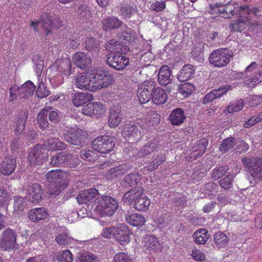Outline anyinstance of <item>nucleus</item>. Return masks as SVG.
<instances>
[{"label": "nucleus", "instance_id": "f257e3e1", "mask_svg": "<svg viewBox=\"0 0 262 262\" xmlns=\"http://www.w3.org/2000/svg\"><path fill=\"white\" fill-rule=\"evenodd\" d=\"M258 12L256 8L242 6L236 3L210 5V13L212 14L220 15L226 18L232 17L238 18L229 25L230 30L233 32H241L249 25L253 24L252 19L257 16Z\"/></svg>", "mask_w": 262, "mask_h": 262}, {"label": "nucleus", "instance_id": "f03ea898", "mask_svg": "<svg viewBox=\"0 0 262 262\" xmlns=\"http://www.w3.org/2000/svg\"><path fill=\"white\" fill-rule=\"evenodd\" d=\"M143 193L142 188L132 189L124 194L123 200L125 202H134V208L137 210L145 211L150 204V200Z\"/></svg>", "mask_w": 262, "mask_h": 262}, {"label": "nucleus", "instance_id": "7ed1b4c3", "mask_svg": "<svg viewBox=\"0 0 262 262\" xmlns=\"http://www.w3.org/2000/svg\"><path fill=\"white\" fill-rule=\"evenodd\" d=\"M96 203L94 212L100 216L112 215L118 207L117 200L108 195L100 196L97 199Z\"/></svg>", "mask_w": 262, "mask_h": 262}, {"label": "nucleus", "instance_id": "20e7f679", "mask_svg": "<svg viewBox=\"0 0 262 262\" xmlns=\"http://www.w3.org/2000/svg\"><path fill=\"white\" fill-rule=\"evenodd\" d=\"M62 25V24L60 19L51 14H44L41 15V19L40 21H32L31 23V26L34 31H39L42 28L47 35L51 32L50 28L58 29Z\"/></svg>", "mask_w": 262, "mask_h": 262}, {"label": "nucleus", "instance_id": "39448f33", "mask_svg": "<svg viewBox=\"0 0 262 262\" xmlns=\"http://www.w3.org/2000/svg\"><path fill=\"white\" fill-rule=\"evenodd\" d=\"M113 82V77L107 71L100 68L93 71V92L107 88Z\"/></svg>", "mask_w": 262, "mask_h": 262}, {"label": "nucleus", "instance_id": "423d86ee", "mask_svg": "<svg viewBox=\"0 0 262 262\" xmlns=\"http://www.w3.org/2000/svg\"><path fill=\"white\" fill-rule=\"evenodd\" d=\"M233 56L231 51L227 49L214 50L210 54L209 59L210 64L215 67L222 68L226 66Z\"/></svg>", "mask_w": 262, "mask_h": 262}, {"label": "nucleus", "instance_id": "0eeeda50", "mask_svg": "<svg viewBox=\"0 0 262 262\" xmlns=\"http://www.w3.org/2000/svg\"><path fill=\"white\" fill-rule=\"evenodd\" d=\"M67 174L59 169L52 170L46 174V178L51 184L48 188V192L52 195H58L62 189L60 187V183L62 179Z\"/></svg>", "mask_w": 262, "mask_h": 262}, {"label": "nucleus", "instance_id": "6e6552de", "mask_svg": "<svg viewBox=\"0 0 262 262\" xmlns=\"http://www.w3.org/2000/svg\"><path fill=\"white\" fill-rule=\"evenodd\" d=\"M88 134L77 127L68 128L63 134L64 140L68 143L78 146L84 145L86 141Z\"/></svg>", "mask_w": 262, "mask_h": 262}, {"label": "nucleus", "instance_id": "1a4fd4ad", "mask_svg": "<svg viewBox=\"0 0 262 262\" xmlns=\"http://www.w3.org/2000/svg\"><path fill=\"white\" fill-rule=\"evenodd\" d=\"M98 191L95 188H91L82 191L77 196V200L79 204H85L90 209H93L95 207L97 199L99 198Z\"/></svg>", "mask_w": 262, "mask_h": 262}, {"label": "nucleus", "instance_id": "9d476101", "mask_svg": "<svg viewBox=\"0 0 262 262\" xmlns=\"http://www.w3.org/2000/svg\"><path fill=\"white\" fill-rule=\"evenodd\" d=\"M243 164L251 175L262 180V159L259 158H244Z\"/></svg>", "mask_w": 262, "mask_h": 262}, {"label": "nucleus", "instance_id": "9b49d317", "mask_svg": "<svg viewBox=\"0 0 262 262\" xmlns=\"http://www.w3.org/2000/svg\"><path fill=\"white\" fill-rule=\"evenodd\" d=\"M115 145V143L112 137L100 136L93 141L92 148L94 150L105 154L112 151Z\"/></svg>", "mask_w": 262, "mask_h": 262}, {"label": "nucleus", "instance_id": "f8f14e48", "mask_svg": "<svg viewBox=\"0 0 262 262\" xmlns=\"http://www.w3.org/2000/svg\"><path fill=\"white\" fill-rule=\"evenodd\" d=\"M73 83L79 89L93 92V71L77 75L75 77Z\"/></svg>", "mask_w": 262, "mask_h": 262}, {"label": "nucleus", "instance_id": "ddd939ff", "mask_svg": "<svg viewBox=\"0 0 262 262\" xmlns=\"http://www.w3.org/2000/svg\"><path fill=\"white\" fill-rule=\"evenodd\" d=\"M48 158L45 148L40 145H37L30 149L28 160L31 165H38L45 162Z\"/></svg>", "mask_w": 262, "mask_h": 262}, {"label": "nucleus", "instance_id": "4468645a", "mask_svg": "<svg viewBox=\"0 0 262 262\" xmlns=\"http://www.w3.org/2000/svg\"><path fill=\"white\" fill-rule=\"evenodd\" d=\"M155 86L153 80L145 81L139 85L137 90V97L141 103H146L150 100Z\"/></svg>", "mask_w": 262, "mask_h": 262}, {"label": "nucleus", "instance_id": "2eb2a0df", "mask_svg": "<svg viewBox=\"0 0 262 262\" xmlns=\"http://www.w3.org/2000/svg\"><path fill=\"white\" fill-rule=\"evenodd\" d=\"M49 71L58 72L67 77L74 72L72 69L71 60L68 58L57 60L50 67Z\"/></svg>", "mask_w": 262, "mask_h": 262}, {"label": "nucleus", "instance_id": "dca6fc26", "mask_svg": "<svg viewBox=\"0 0 262 262\" xmlns=\"http://www.w3.org/2000/svg\"><path fill=\"white\" fill-rule=\"evenodd\" d=\"M17 235L14 230L8 228L2 233L0 239V247L8 250L13 249L16 244Z\"/></svg>", "mask_w": 262, "mask_h": 262}, {"label": "nucleus", "instance_id": "f3484780", "mask_svg": "<svg viewBox=\"0 0 262 262\" xmlns=\"http://www.w3.org/2000/svg\"><path fill=\"white\" fill-rule=\"evenodd\" d=\"M105 112L104 106L101 102H92L83 106V114L94 117H99Z\"/></svg>", "mask_w": 262, "mask_h": 262}, {"label": "nucleus", "instance_id": "a211bd4d", "mask_svg": "<svg viewBox=\"0 0 262 262\" xmlns=\"http://www.w3.org/2000/svg\"><path fill=\"white\" fill-rule=\"evenodd\" d=\"M106 62L110 66L120 71L123 70L129 64V59L122 54L115 55L111 53L106 59Z\"/></svg>", "mask_w": 262, "mask_h": 262}, {"label": "nucleus", "instance_id": "6ab92c4d", "mask_svg": "<svg viewBox=\"0 0 262 262\" xmlns=\"http://www.w3.org/2000/svg\"><path fill=\"white\" fill-rule=\"evenodd\" d=\"M114 239L120 245L124 246L128 244L130 241V232L128 227L124 224L116 226Z\"/></svg>", "mask_w": 262, "mask_h": 262}, {"label": "nucleus", "instance_id": "aec40b11", "mask_svg": "<svg viewBox=\"0 0 262 262\" xmlns=\"http://www.w3.org/2000/svg\"><path fill=\"white\" fill-rule=\"evenodd\" d=\"M123 137L128 141L134 142L141 138V133L138 127L134 124H125L123 126L122 130Z\"/></svg>", "mask_w": 262, "mask_h": 262}, {"label": "nucleus", "instance_id": "412c9836", "mask_svg": "<svg viewBox=\"0 0 262 262\" xmlns=\"http://www.w3.org/2000/svg\"><path fill=\"white\" fill-rule=\"evenodd\" d=\"M143 248L145 252L154 253L160 250V244L158 239L152 235H147L144 238Z\"/></svg>", "mask_w": 262, "mask_h": 262}, {"label": "nucleus", "instance_id": "4be33fe9", "mask_svg": "<svg viewBox=\"0 0 262 262\" xmlns=\"http://www.w3.org/2000/svg\"><path fill=\"white\" fill-rule=\"evenodd\" d=\"M74 64L81 69L89 67L91 64V59L89 55L82 52L75 53L72 57Z\"/></svg>", "mask_w": 262, "mask_h": 262}, {"label": "nucleus", "instance_id": "5701e85b", "mask_svg": "<svg viewBox=\"0 0 262 262\" xmlns=\"http://www.w3.org/2000/svg\"><path fill=\"white\" fill-rule=\"evenodd\" d=\"M16 165V159L13 156L6 157L0 164V172L4 175H10L13 172Z\"/></svg>", "mask_w": 262, "mask_h": 262}, {"label": "nucleus", "instance_id": "b1692460", "mask_svg": "<svg viewBox=\"0 0 262 262\" xmlns=\"http://www.w3.org/2000/svg\"><path fill=\"white\" fill-rule=\"evenodd\" d=\"M67 158V155L62 152H59L51 158L50 163L52 165L56 166H64L71 168L76 167V159H74L75 161L73 163H70L66 162Z\"/></svg>", "mask_w": 262, "mask_h": 262}, {"label": "nucleus", "instance_id": "393cba45", "mask_svg": "<svg viewBox=\"0 0 262 262\" xmlns=\"http://www.w3.org/2000/svg\"><path fill=\"white\" fill-rule=\"evenodd\" d=\"M28 201L33 203H38L42 198V189L40 185L33 184L27 190Z\"/></svg>", "mask_w": 262, "mask_h": 262}, {"label": "nucleus", "instance_id": "a878e982", "mask_svg": "<svg viewBox=\"0 0 262 262\" xmlns=\"http://www.w3.org/2000/svg\"><path fill=\"white\" fill-rule=\"evenodd\" d=\"M73 104L79 107L87 102L92 100L93 98L92 94L85 92H78L73 94L72 96Z\"/></svg>", "mask_w": 262, "mask_h": 262}, {"label": "nucleus", "instance_id": "bb28decb", "mask_svg": "<svg viewBox=\"0 0 262 262\" xmlns=\"http://www.w3.org/2000/svg\"><path fill=\"white\" fill-rule=\"evenodd\" d=\"M231 89V86L226 85L221 88L212 91L204 97L203 100V103H208L209 102L212 101L213 100L220 97Z\"/></svg>", "mask_w": 262, "mask_h": 262}, {"label": "nucleus", "instance_id": "cd10ccee", "mask_svg": "<svg viewBox=\"0 0 262 262\" xmlns=\"http://www.w3.org/2000/svg\"><path fill=\"white\" fill-rule=\"evenodd\" d=\"M151 99L154 104L161 105L165 103L167 99L165 91L160 87L154 89L151 93Z\"/></svg>", "mask_w": 262, "mask_h": 262}, {"label": "nucleus", "instance_id": "c85d7f7f", "mask_svg": "<svg viewBox=\"0 0 262 262\" xmlns=\"http://www.w3.org/2000/svg\"><path fill=\"white\" fill-rule=\"evenodd\" d=\"M171 72L170 68L166 65H164L160 69L158 74V81L161 85H166L171 80Z\"/></svg>", "mask_w": 262, "mask_h": 262}, {"label": "nucleus", "instance_id": "c756f323", "mask_svg": "<svg viewBox=\"0 0 262 262\" xmlns=\"http://www.w3.org/2000/svg\"><path fill=\"white\" fill-rule=\"evenodd\" d=\"M49 215L47 210L45 208H33L28 213V217L33 222H38L45 219Z\"/></svg>", "mask_w": 262, "mask_h": 262}, {"label": "nucleus", "instance_id": "7c9ffc66", "mask_svg": "<svg viewBox=\"0 0 262 262\" xmlns=\"http://www.w3.org/2000/svg\"><path fill=\"white\" fill-rule=\"evenodd\" d=\"M208 145V141L206 139H201L192 148L190 154V158L195 159L202 156L206 151Z\"/></svg>", "mask_w": 262, "mask_h": 262}, {"label": "nucleus", "instance_id": "2f4dec72", "mask_svg": "<svg viewBox=\"0 0 262 262\" xmlns=\"http://www.w3.org/2000/svg\"><path fill=\"white\" fill-rule=\"evenodd\" d=\"M195 69L191 64H186L183 67L177 75L180 81H185L193 77Z\"/></svg>", "mask_w": 262, "mask_h": 262}, {"label": "nucleus", "instance_id": "473e14b6", "mask_svg": "<svg viewBox=\"0 0 262 262\" xmlns=\"http://www.w3.org/2000/svg\"><path fill=\"white\" fill-rule=\"evenodd\" d=\"M126 221L133 226L139 227L143 226L146 220L143 215L134 213H128L126 215Z\"/></svg>", "mask_w": 262, "mask_h": 262}, {"label": "nucleus", "instance_id": "72a5a7b5", "mask_svg": "<svg viewBox=\"0 0 262 262\" xmlns=\"http://www.w3.org/2000/svg\"><path fill=\"white\" fill-rule=\"evenodd\" d=\"M185 118L184 113L182 109L176 108L170 113L169 120L172 125H179L183 123Z\"/></svg>", "mask_w": 262, "mask_h": 262}, {"label": "nucleus", "instance_id": "f704fd0d", "mask_svg": "<svg viewBox=\"0 0 262 262\" xmlns=\"http://www.w3.org/2000/svg\"><path fill=\"white\" fill-rule=\"evenodd\" d=\"M35 86L32 82L27 81L19 87V96L21 98H28L33 95Z\"/></svg>", "mask_w": 262, "mask_h": 262}, {"label": "nucleus", "instance_id": "c9c22d12", "mask_svg": "<svg viewBox=\"0 0 262 262\" xmlns=\"http://www.w3.org/2000/svg\"><path fill=\"white\" fill-rule=\"evenodd\" d=\"M44 146L48 150H62L66 148L64 144L55 138H49Z\"/></svg>", "mask_w": 262, "mask_h": 262}, {"label": "nucleus", "instance_id": "e433bc0d", "mask_svg": "<svg viewBox=\"0 0 262 262\" xmlns=\"http://www.w3.org/2000/svg\"><path fill=\"white\" fill-rule=\"evenodd\" d=\"M27 116L25 113L17 116L14 124V131L16 135H20L25 129Z\"/></svg>", "mask_w": 262, "mask_h": 262}, {"label": "nucleus", "instance_id": "4c0bfd02", "mask_svg": "<svg viewBox=\"0 0 262 262\" xmlns=\"http://www.w3.org/2000/svg\"><path fill=\"white\" fill-rule=\"evenodd\" d=\"M141 178V174L138 173H133L127 175L124 179L122 182L123 187H134L135 189H138L139 187H136V185H137Z\"/></svg>", "mask_w": 262, "mask_h": 262}, {"label": "nucleus", "instance_id": "58836bf2", "mask_svg": "<svg viewBox=\"0 0 262 262\" xmlns=\"http://www.w3.org/2000/svg\"><path fill=\"white\" fill-rule=\"evenodd\" d=\"M194 242L199 245L205 244L209 238V235L207 230L201 229L195 231L192 235Z\"/></svg>", "mask_w": 262, "mask_h": 262}, {"label": "nucleus", "instance_id": "ea45409f", "mask_svg": "<svg viewBox=\"0 0 262 262\" xmlns=\"http://www.w3.org/2000/svg\"><path fill=\"white\" fill-rule=\"evenodd\" d=\"M127 169L126 165H121L111 168L106 171L105 177L107 179H113L124 174Z\"/></svg>", "mask_w": 262, "mask_h": 262}, {"label": "nucleus", "instance_id": "a19ab883", "mask_svg": "<svg viewBox=\"0 0 262 262\" xmlns=\"http://www.w3.org/2000/svg\"><path fill=\"white\" fill-rule=\"evenodd\" d=\"M110 117L108 124L110 127L114 128L117 126L121 121L122 117L119 110L112 109L110 112Z\"/></svg>", "mask_w": 262, "mask_h": 262}, {"label": "nucleus", "instance_id": "79ce46f5", "mask_svg": "<svg viewBox=\"0 0 262 262\" xmlns=\"http://www.w3.org/2000/svg\"><path fill=\"white\" fill-rule=\"evenodd\" d=\"M49 113V108L42 109L38 114L37 123L42 130H45L48 127L47 117Z\"/></svg>", "mask_w": 262, "mask_h": 262}, {"label": "nucleus", "instance_id": "37998d69", "mask_svg": "<svg viewBox=\"0 0 262 262\" xmlns=\"http://www.w3.org/2000/svg\"><path fill=\"white\" fill-rule=\"evenodd\" d=\"M121 25V21L115 17H107L102 23L103 28L105 30L117 28Z\"/></svg>", "mask_w": 262, "mask_h": 262}, {"label": "nucleus", "instance_id": "c03bdc74", "mask_svg": "<svg viewBox=\"0 0 262 262\" xmlns=\"http://www.w3.org/2000/svg\"><path fill=\"white\" fill-rule=\"evenodd\" d=\"M123 47L120 42L114 40H110L106 46V49L111 53L121 54L123 53Z\"/></svg>", "mask_w": 262, "mask_h": 262}, {"label": "nucleus", "instance_id": "a18cd8bd", "mask_svg": "<svg viewBox=\"0 0 262 262\" xmlns=\"http://www.w3.org/2000/svg\"><path fill=\"white\" fill-rule=\"evenodd\" d=\"M244 102L243 99H239L238 100L233 101L231 102L227 106L225 112L228 113H233L241 111L244 107Z\"/></svg>", "mask_w": 262, "mask_h": 262}, {"label": "nucleus", "instance_id": "49530a36", "mask_svg": "<svg viewBox=\"0 0 262 262\" xmlns=\"http://www.w3.org/2000/svg\"><path fill=\"white\" fill-rule=\"evenodd\" d=\"M146 120L148 121L147 126L141 124V127L145 129H148V127L158 124L160 122V116L156 112L150 111L148 113Z\"/></svg>", "mask_w": 262, "mask_h": 262}, {"label": "nucleus", "instance_id": "de8ad7c7", "mask_svg": "<svg viewBox=\"0 0 262 262\" xmlns=\"http://www.w3.org/2000/svg\"><path fill=\"white\" fill-rule=\"evenodd\" d=\"M48 72H49L50 82L53 86H58L63 83V77L62 75L58 72H50L49 70Z\"/></svg>", "mask_w": 262, "mask_h": 262}, {"label": "nucleus", "instance_id": "09e8293b", "mask_svg": "<svg viewBox=\"0 0 262 262\" xmlns=\"http://www.w3.org/2000/svg\"><path fill=\"white\" fill-rule=\"evenodd\" d=\"M235 144V139L232 137H228L223 140L220 146V150L223 153H225L233 148Z\"/></svg>", "mask_w": 262, "mask_h": 262}, {"label": "nucleus", "instance_id": "8fccbe9b", "mask_svg": "<svg viewBox=\"0 0 262 262\" xmlns=\"http://www.w3.org/2000/svg\"><path fill=\"white\" fill-rule=\"evenodd\" d=\"M157 147L155 142H148L145 145L143 146L137 154V156L139 158L142 157L149 154L151 151L155 150Z\"/></svg>", "mask_w": 262, "mask_h": 262}, {"label": "nucleus", "instance_id": "3c124183", "mask_svg": "<svg viewBox=\"0 0 262 262\" xmlns=\"http://www.w3.org/2000/svg\"><path fill=\"white\" fill-rule=\"evenodd\" d=\"M11 200V196L3 187H0V209L7 206Z\"/></svg>", "mask_w": 262, "mask_h": 262}, {"label": "nucleus", "instance_id": "603ef678", "mask_svg": "<svg viewBox=\"0 0 262 262\" xmlns=\"http://www.w3.org/2000/svg\"><path fill=\"white\" fill-rule=\"evenodd\" d=\"M39 84L36 91V95L38 97L42 98L49 96L50 92L46 86V83L42 79H38Z\"/></svg>", "mask_w": 262, "mask_h": 262}, {"label": "nucleus", "instance_id": "864d4df0", "mask_svg": "<svg viewBox=\"0 0 262 262\" xmlns=\"http://www.w3.org/2000/svg\"><path fill=\"white\" fill-rule=\"evenodd\" d=\"M190 255L193 259L196 261H203L206 257L205 253L196 247L192 248Z\"/></svg>", "mask_w": 262, "mask_h": 262}, {"label": "nucleus", "instance_id": "5fc2aeb1", "mask_svg": "<svg viewBox=\"0 0 262 262\" xmlns=\"http://www.w3.org/2000/svg\"><path fill=\"white\" fill-rule=\"evenodd\" d=\"M239 172L238 170H236L235 173H229L226 177L221 180L220 184L221 186L225 189H229L231 187L232 182L236 173Z\"/></svg>", "mask_w": 262, "mask_h": 262}, {"label": "nucleus", "instance_id": "6e6d98bb", "mask_svg": "<svg viewBox=\"0 0 262 262\" xmlns=\"http://www.w3.org/2000/svg\"><path fill=\"white\" fill-rule=\"evenodd\" d=\"M194 90V85L190 83H184L179 87L180 93L184 97L191 95Z\"/></svg>", "mask_w": 262, "mask_h": 262}, {"label": "nucleus", "instance_id": "4d7b16f0", "mask_svg": "<svg viewBox=\"0 0 262 262\" xmlns=\"http://www.w3.org/2000/svg\"><path fill=\"white\" fill-rule=\"evenodd\" d=\"M214 241L219 247H223L228 244L229 239L225 234L218 232L214 235Z\"/></svg>", "mask_w": 262, "mask_h": 262}, {"label": "nucleus", "instance_id": "13d9d810", "mask_svg": "<svg viewBox=\"0 0 262 262\" xmlns=\"http://www.w3.org/2000/svg\"><path fill=\"white\" fill-rule=\"evenodd\" d=\"M112 262H133L132 257L125 252H119L113 257Z\"/></svg>", "mask_w": 262, "mask_h": 262}, {"label": "nucleus", "instance_id": "bf43d9fd", "mask_svg": "<svg viewBox=\"0 0 262 262\" xmlns=\"http://www.w3.org/2000/svg\"><path fill=\"white\" fill-rule=\"evenodd\" d=\"M25 204V199L21 196H16L14 198V211L19 213L24 208Z\"/></svg>", "mask_w": 262, "mask_h": 262}, {"label": "nucleus", "instance_id": "052dcab7", "mask_svg": "<svg viewBox=\"0 0 262 262\" xmlns=\"http://www.w3.org/2000/svg\"><path fill=\"white\" fill-rule=\"evenodd\" d=\"M155 58L154 55L150 51L145 53L140 59L141 67H147L151 64Z\"/></svg>", "mask_w": 262, "mask_h": 262}, {"label": "nucleus", "instance_id": "680f3d73", "mask_svg": "<svg viewBox=\"0 0 262 262\" xmlns=\"http://www.w3.org/2000/svg\"><path fill=\"white\" fill-rule=\"evenodd\" d=\"M73 255L69 250L62 251L57 256L58 262H72Z\"/></svg>", "mask_w": 262, "mask_h": 262}, {"label": "nucleus", "instance_id": "e2e57ef3", "mask_svg": "<svg viewBox=\"0 0 262 262\" xmlns=\"http://www.w3.org/2000/svg\"><path fill=\"white\" fill-rule=\"evenodd\" d=\"M55 240L59 245H68L72 243L74 239L69 237L67 233H62L58 235Z\"/></svg>", "mask_w": 262, "mask_h": 262}, {"label": "nucleus", "instance_id": "0e129e2a", "mask_svg": "<svg viewBox=\"0 0 262 262\" xmlns=\"http://www.w3.org/2000/svg\"><path fill=\"white\" fill-rule=\"evenodd\" d=\"M262 120V113L251 117L244 124V126L249 128Z\"/></svg>", "mask_w": 262, "mask_h": 262}, {"label": "nucleus", "instance_id": "69168bd1", "mask_svg": "<svg viewBox=\"0 0 262 262\" xmlns=\"http://www.w3.org/2000/svg\"><path fill=\"white\" fill-rule=\"evenodd\" d=\"M95 257L89 252L79 253L77 257V262H93Z\"/></svg>", "mask_w": 262, "mask_h": 262}, {"label": "nucleus", "instance_id": "338daca9", "mask_svg": "<svg viewBox=\"0 0 262 262\" xmlns=\"http://www.w3.org/2000/svg\"><path fill=\"white\" fill-rule=\"evenodd\" d=\"M152 219L156 226L161 227L164 226L166 221L165 215L157 213V214H154L152 215Z\"/></svg>", "mask_w": 262, "mask_h": 262}, {"label": "nucleus", "instance_id": "774afa93", "mask_svg": "<svg viewBox=\"0 0 262 262\" xmlns=\"http://www.w3.org/2000/svg\"><path fill=\"white\" fill-rule=\"evenodd\" d=\"M134 13L133 8L127 5L123 6L120 10V14L125 18H130Z\"/></svg>", "mask_w": 262, "mask_h": 262}]
</instances>
